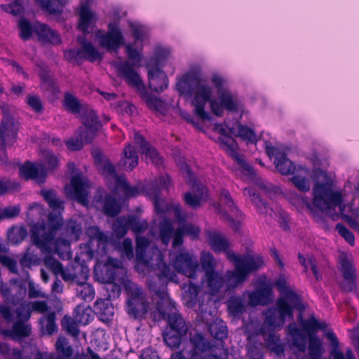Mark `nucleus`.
<instances>
[{"label":"nucleus","mask_w":359,"mask_h":359,"mask_svg":"<svg viewBox=\"0 0 359 359\" xmlns=\"http://www.w3.org/2000/svg\"><path fill=\"white\" fill-rule=\"evenodd\" d=\"M208 243L212 250L216 252H224L228 259L234 265V271H228L226 278L232 281L235 286L245 282L248 276L257 271L264 265L262 257L246 255L241 257L229 250V241L218 232L207 231Z\"/></svg>","instance_id":"obj_1"},{"label":"nucleus","mask_w":359,"mask_h":359,"mask_svg":"<svg viewBox=\"0 0 359 359\" xmlns=\"http://www.w3.org/2000/svg\"><path fill=\"white\" fill-rule=\"evenodd\" d=\"M155 294L162 302H166L168 304V309L170 313H167L161 306L160 302H157L156 309L163 319H166L169 326L167 331L163 334V338L165 344L170 349H177L180 347L182 341L187 338L189 330L188 325L182 317L177 312L175 303L168 298V294L166 288L155 290Z\"/></svg>","instance_id":"obj_2"},{"label":"nucleus","mask_w":359,"mask_h":359,"mask_svg":"<svg viewBox=\"0 0 359 359\" xmlns=\"http://www.w3.org/2000/svg\"><path fill=\"white\" fill-rule=\"evenodd\" d=\"M51 212L48 215L47 224L36 223L31 229L32 243L43 252H50L51 245L54 243V237L59 230L62 229L64 221L61 212Z\"/></svg>","instance_id":"obj_3"},{"label":"nucleus","mask_w":359,"mask_h":359,"mask_svg":"<svg viewBox=\"0 0 359 359\" xmlns=\"http://www.w3.org/2000/svg\"><path fill=\"white\" fill-rule=\"evenodd\" d=\"M2 119L0 123V162L8 161L6 147L12 146L17 140L20 123L15 117V108L7 103L0 104Z\"/></svg>","instance_id":"obj_4"},{"label":"nucleus","mask_w":359,"mask_h":359,"mask_svg":"<svg viewBox=\"0 0 359 359\" xmlns=\"http://www.w3.org/2000/svg\"><path fill=\"white\" fill-rule=\"evenodd\" d=\"M294 302H289L285 297L278 298L276 303L275 307L268 309L265 313V320L260 328V333L266 334L265 325L272 327H282L287 318H293V310L297 309L300 313L305 310L303 305L302 309L295 306Z\"/></svg>","instance_id":"obj_5"},{"label":"nucleus","mask_w":359,"mask_h":359,"mask_svg":"<svg viewBox=\"0 0 359 359\" xmlns=\"http://www.w3.org/2000/svg\"><path fill=\"white\" fill-rule=\"evenodd\" d=\"M313 205L320 210L324 212L334 210L336 207L341 208L343 203L340 191H334L332 183L316 182L313 189ZM342 211V209L340 208Z\"/></svg>","instance_id":"obj_6"},{"label":"nucleus","mask_w":359,"mask_h":359,"mask_svg":"<svg viewBox=\"0 0 359 359\" xmlns=\"http://www.w3.org/2000/svg\"><path fill=\"white\" fill-rule=\"evenodd\" d=\"M128 294L127 312L130 317L142 319L147 313L149 302L143 289L137 284L129 281L125 285Z\"/></svg>","instance_id":"obj_7"},{"label":"nucleus","mask_w":359,"mask_h":359,"mask_svg":"<svg viewBox=\"0 0 359 359\" xmlns=\"http://www.w3.org/2000/svg\"><path fill=\"white\" fill-rule=\"evenodd\" d=\"M211 81L217 90L219 101L227 111L237 113L243 104L236 93H232L226 86V80L222 76L215 74Z\"/></svg>","instance_id":"obj_8"},{"label":"nucleus","mask_w":359,"mask_h":359,"mask_svg":"<svg viewBox=\"0 0 359 359\" xmlns=\"http://www.w3.org/2000/svg\"><path fill=\"white\" fill-rule=\"evenodd\" d=\"M206 324L208 331L213 339L219 341V346L211 350V353L208 354L206 359H226L229 352L224 346V341L228 337V328L225 323L221 319L217 318L212 323Z\"/></svg>","instance_id":"obj_9"},{"label":"nucleus","mask_w":359,"mask_h":359,"mask_svg":"<svg viewBox=\"0 0 359 359\" xmlns=\"http://www.w3.org/2000/svg\"><path fill=\"white\" fill-rule=\"evenodd\" d=\"M337 269L343 277V281L340 285L341 290L345 292H356V269L351 256L347 252H342L339 254Z\"/></svg>","instance_id":"obj_10"},{"label":"nucleus","mask_w":359,"mask_h":359,"mask_svg":"<svg viewBox=\"0 0 359 359\" xmlns=\"http://www.w3.org/2000/svg\"><path fill=\"white\" fill-rule=\"evenodd\" d=\"M218 133L222 135L218 139L222 148L230 156L239 167L248 175L253 174L252 168L245 161L242 154L238 152V144L234 138L228 135L225 128L220 125L216 128Z\"/></svg>","instance_id":"obj_11"},{"label":"nucleus","mask_w":359,"mask_h":359,"mask_svg":"<svg viewBox=\"0 0 359 359\" xmlns=\"http://www.w3.org/2000/svg\"><path fill=\"white\" fill-rule=\"evenodd\" d=\"M100 45L108 51L116 52L125 44L123 33L116 22H109L105 33L97 35Z\"/></svg>","instance_id":"obj_12"},{"label":"nucleus","mask_w":359,"mask_h":359,"mask_svg":"<svg viewBox=\"0 0 359 359\" xmlns=\"http://www.w3.org/2000/svg\"><path fill=\"white\" fill-rule=\"evenodd\" d=\"M184 292L183 294V299L185 305L189 308L194 307L197 303H198V311L199 315L203 322L206 323L208 320L205 321V315L208 313L210 316L211 313V306L209 304H212V300L210 299L207 304H204L202 301L198 299V294L201 291V288L198 285L190 282L187 286L184 285Z\"/></svg>","instance_id":"obj_13"},{"label":"nucleus","mask_w":359,"mask_h":359,"mask_svg":"<svg viewBox=\"0 0 359 359\" xmlns=\"http://www.w3.org/2000/svg\"><path fill=\"white\" fill-rule=\"evenodd\" d=\"M88 183L87 179H83L81 175L77 174L72 177L70 185L65 187L68 196L78 203L86 205L88 203Z\"/></svg>","instance_id":"obj_14"},{"label":"nucleus","mask_w":359,"mask_h":359,"mask_svg":"<svg viewBox=\"0 0 359 359\" xmlns=\"http://www.w3.org/2000/svg\"><path fill=\"white\" fill-rule=\"evenodd\" d=\"M55 353H50L49 355H43L41 353H38L34 359H85L86 355L80 354L79 353H74V350L72 346L69 344L67 339L64 337L57 338L55 344Z\"/></svg>","instance_id":"obj_15"},{"label":"nucleus","mask_w":359,"mask_h":359,"mask_svg":"<svg viewBox=\"0 0 359 359\" xmlns=\"http://www.w3.org/2000/svg\"><path fill=\"white\" fill-rule=\"evenodd\" d=\"M172 266L178 273L194 278L196 275L198 263L188 252H180L172 259Z\"/></svg>","instance_id":"obj_16"},{"label":"nucleus","mask_w":359,"mask_h":359,"mask_svg":"<svg viewBox=\"0 0 359 359\" xmlns=\"http://www.w3.org/2000/svg\"><path fill=\"white\" fill-rule=\"evenodd\" d=\"M134 142L140 147V153L144 155L146 160H150L156 167H161L163 164V158L146 138L140 133L134 134Z\"/></svg>","instance_id":"obj_17"},{"label":"nucleus","mask_w":359,"mask_h":359,"mask_svg":"<svg viewBox=\"0 0 359 359\" xmlns=\"http://www.w3.org/2000/svg\"><path fill=\"white\" fill-rule=\"evenodd\" d=\"M20 175L26 180H32L39 184L46 181L47 170L43 163L37 165L27 161L19 169Z\"/></svg>","instance_id":"obj_18"},{"label":"nucleus","mask_w":359,"mask_h":359,"mask_svg":"<svg viewBox=\"0 0 359 359\" xmlns=\"http://www.w3.org/2000/svg\"><path fill=\"white\" fill-rule=\"evenodd\" d=\"M148 80L149 88L156 93L163 92L169 83L168 76L163 69H148Z\"/></svg>","instance_id":"obj_19"},{"label":"nucleus","mask_w":359,"mask_h":359,"mask_svg":"<svg viewBox=\"0 0 359 359\" xmlns=\"http://www.w3.org/2000/svg\"><path fill=\"white\" fill-rule=\"evenodd\" d=\"M201 83L197 75L187 73L177 81L176 87L180 94L191 96Z\"/></svg>","instance_id":"obj_20"},{"label":"nucleus","mask_w":359,"mask_h":359,"mask_svg":"<svg viewBox=\"0 0 359 359\" xmlns=\"http://www.w3.org/2000/svg\"><path fill=\"white\" fill-rule=\"evenodd\" d=\"M93 1V0H81L79 4L78 28L84 34L88 32L90 25L95 16L90 8Z\"/></svg>","instance_id":"obj_21"},{"label":"nucleus","mask_w":359,"mask_h":359,"mask_svg":"<svg viewBox=\"0 0 359 359\" xmlns=\"http://www.w3.org/2000/svg\"><path fill=\"white\" fill-rule=\"evenodd\" d=\"M273 291L270 285L264 284L248 295L249 304L252 306H266L271 302Z\"/></svg>","instance_id":"obj_22"},{"label":"nucleus","mask_w":359,"mask_h":359,"mask_svg":"<svg viewBox=\"0 0 359 359\" xmlns=\"http://www.w3.org/2000/svg\"><path fill=\"white\" fill-rule=\"evenodd\" d=\"M117 74L122 76L128 86L135 88L139 95L147 89L135 69H117Z\"/></svg>","instance_id":"obj_23"},{"label":"nucleus","mask_w":359,"mask_h":359,"mask_svg":"<svg viewBox=\"0 0 359 359\" xmlns=\"http://www.w3.org/2000/svg\"><path fill=\"white\" fill-rule=\"evenodd\" d=\"M266 334H263L264 337V341L266 346L270 349L271 351L276 353L277 355H280L284 353L285 347L283 344L280 343V339L275 333V329L277 327H272L270 325H265ZM262 335V334L261 333Z\"/></svg>","instance_id":"obj_24"},{"label":"nucleus","mask_w":359,"mask_h":359,"mask_svg":"<svg viewBox=\"0 0 359 359\" xmlns=\"http://www.w3.org/2000/svg\"><path fill=\"white\" fill-rule=\"evenodd\" d=\"M34 33L41 41L52 44H59L61 39L58 33L51 29L47 25L36 24L34 25Z\"/></svg>","instance_id":"obj_25"},{"label":"nucleus","mask_w":359,"mask_h":359,"mask_svg":"<svg viewBox=\"0 0 359 359\" xmlns=\"http://www.w3.org/2000/svg\"><path fill=\"white\" fill-rule=\"evenodd\" d=\"M94 313L102 321H108L114 314V308L109 299H98L94 303Z\"/></svg>","instance_id":"obj_26"},{"label":"nucleus","mask_w":359,"mask_h":359,"mask_svg":"<svg viewBox=\"0 0 359 359\" xmlns=\"http://www.w3.org/2000/svg\"><path fill=\"white\" fill-rule=\"evenodd\" d=\"M275 285L278 292L284 295L289 302H294L295 306L302 309L303 304L299 295L294 291L290 290L287 285V280L284 276H280L275 282Z\"/></svg>","instance_id":"obj_27"},{"label":"nucleus","mask_w":359,"mask_h":359,"mask_svg":"<svg viewBox=\"0 0 359 359\" xmlns=\"http://www.w3.org/2000/svg\"><path fill=\"white\" fill-rule=\"evenodd\" d=\"M156 275L162 284L167 285L169 282L177 283V276L171 269V266L166 264L162 256L157 264Z\"/></svg>","instance_id":"obj_28"},{"label":"nucleus","mask_w":359,"mask_h":359,"mask_svg":"<svg viewBox=\"0 0 359 359\" xmlns=\"http://www.w3.org/2000/svg\"><path fill=\"white\" fill-rule=\"evenodd\" d=\"M244 192L250 198L251 202L259 214L266 215L269 210H272L268 201L263 199L255 188L246 187Z\"/></svg>","instance_id":"obj_29"},{"label":"nucleus","mask_w":359,"mask_h":359,"mask_svg":"<svg viewBox=\"0 0 359 359\" xmlns=\"http://www.w3.org/2000/svg\"><path fill=\"white\" fill-rule=\"evenodd\" d=\"M276 168L277 170L283 175H288L294 174L296 171V166L292 161H291L285 153L278 151L275 155Z\"/></svg>","instance_id":"obj_30"},{"label":"nucleus","mask_w":359,"mask_h":359,"mask_svg":"<svg viewBox=\"0 0 359 359\" xmlns=\"http://www.w3.org/2000/svg\"><path fill=\"white\" fill-rule=\"evenodd\" d=\"M61 233L70 241H78L82 233L81 224L76 219H68L64 222Z\"/></svg>","instance_id":"obj_31"},{"label":"nucleus","mask_w":359,"mask_h":359,"mask_svg":"<svg viewBox=\"0 0 359 359\" xmlns=\"http://www.w3.org/2000/svg\"><path fill=\"white\" fill-rule=\"evenodd\" d=\"M121 161L126 165L127 171H132L139 163V156L136 148L131 144H127L123 150Z\"/></svg>","instance_id":"obj_32"},{"label":"nucleus","mask_w":359,"mask_h":359,"mask_svg":"<svg viewBox=\"0 0 359 359\" xmlns=\"http://www.w3.org/2000/svg\"><path fill=\"white\" fill-rule=\"evenodd\" d=\"M170 53V48L161 46L156 47L154 55L149 58L146 67H160L164 65L169 59Z\"/></svg>","instance_id":"obj_33"},{"label":"nucleus","mask_w":359,"mask_h":359,"mask_svg":"<svg viewBox=\"0 0 359 359\" xmlns=\"http://www.w3.org/2000/svg\"><path fill=\"white\" fill-rule=\"evenodd\" d=\"M81 122L84 127L100 130L102 123L95 110L85 108L81 114Z\"/></svg>","instance_id":"obj_34"},{"label":"nucleus","mask_w":359,"mask_h":359,"mask_svg":"<svg viewBox=\"0 0 359 359\" xmlns=\"http://www.w3.org/2000/svg\"><path fill=\"white\" fill-rule=\"evenodd\" d=\"M41 8L50 15H60L69 0H37Z\"/></svg>","instance_id":"obj_35"},{"label":"nucleus","mask_w":359,"mask_h":359,"mask_svg":"<svg viewBox=\"0 0 359 359\" xmlns=\"http://www.w3.org/2000/svg\"><path fill=\"white\" fill-rule=\"evenodd\" d=\"M93 313L90 306L79 304L74 309L73 316L79 325H86L94 319Z\"/></svg>","instance_id":"obj_36"},{"label":"nucleus","mask_w":359,"mask_h":359,"mask_svg":"<svg viewBox=\"0 0 359 359\" xmlns=\"http://www.w3.org/2000/svg\"><path fill=\"white\" fill-rule=\"evenodd\" d=\"M102 210L106 216L115 217L121 212V205L113 195L108 194L104 196Z\"/></svg>","instance_id":"obj_37"},{"label":"nucleus","mask_w":359,"mask_h":359,"mask_svg":"<svg viewBox=\"0 0 359 359\" xmlns=\"http://www.w3.org/2000/svg\"><path fill=\"white\" fill-rule=\"evenodd\" d=\"M299 170H300V172L304 174V175L302 176L299 174L294 175L291 177L290 180L299 191L302 192H307L310 190L311 186L310 181L308 178H306V175H309V169L302 166L299 167L297 171L299 172Z\"/></svg>","instance_id":"obj_38"},{"label":"nucleus","mask_w":359,"mask_h":359,"mask_svg":"<svg viewBox=\"0 0 359 359\" xmlns=\"http://www.w3.org/2000/svg\"><path fill=\"white\" fill-rule=\"evenodd\" d=\"M39 75L42 85L48 91L53 95H57L60 93L59 86L55 79L50 75L49 69H40Z\"/></svg>","instance_id":"obj_39"},{"label":"nucleus","mask_w":359,"mask_h":359,"mask_svg":"<svg viewBox=\"0 0 359 359\" xmlns=\"http://www.w3.org/2000/svg\"><path fill=\"white\" fill-rule=\"evenodd\" d=\"M238 133L236 134L233 132V128L230 129V132L235 135L236 137H241L247 143L257 144L258 142L257 135L255 130L246 125H243L240 123L237 126Z\"/></svg>","instance_id":"obj_40"},{"label":"nucleus","mask_w":359,"mask_h":359,"mask_svg":"<svg viewBox=\"0 0 359 359\" xmlns=\"http://www.w3.org/2000/svg\"><path fill=\"white\" fill-rule=\"evenodd\" d=\"M27 236V230L24 226H13L7 232L8 240L13 245H19Z\"/></svg>","instance_id":"obj_41"},{"label":"nucleus","mask_w":359,"mask_h":359,"mask_svg":"<svg viewBox=\"0 0 359 359\" xmlns=\"http://www.w3.org/2000/svg\"><path fill=\"white\" fill-rule=\"evenodd\" d=\"M41 195L53 211L64 210V203L62 201L57 198L56 193L54 190L42 189Z\"/></svg>","instance_id":"obj_42"},{"label":"nucleus","mask_w":359,"mask_h":359,"mask_svg":"<svg viewBox=\"0 0 359 359\" xmlns=\"http://www.w3.org/2000/svg\"><path fill=\"white\" fill-rule=\"evenodd\" d=\"M32 333V327L26 322L16 320L10 330V334L13 338L22 339L29 337Z\"/></svg>","instance_id":"obj_43"},{"label":"nucleus","mask_w":359,"mask_h":359,"mask_svg":"<svg viewBox=\"0 0 359 359\" xmlns=\"http://www.w3.org/2000/svg\"><path fill=\"white\" fill-rule=\"evenodd\" d=\"M290 334L292 338V345L300 352H304L306 347V334L296 327H290Z\"/></svg>","instance_id":"obj_44"},{"label":"nucleus","mask_w":359,"mask_h":359,"mask_svg":"<svg viewBox=\"0 0 359 359\" xmlns=\"http://www.w3.org/2000/svg\"><path fill=\"white\" fill-rule=\"evenodd\" d=\"M127 222L128 229L130 228L136 234L144 233L149 226L146 219H141L138 216L135 215H128Z\"/></svg>","instance_id":"obj_45"},{"label":"nucleus","mask_w":359,"mask_h":359,"mask_svg":"<svg viewBox=\"0 0 359 359\" xmlns=\"http://www.w3.org/2000/svg\"><path fill=\"white\" fill-rule=\"evenodd\" d=\"M78 322L74 317L69 315H65L61 320V327L67 334L74 337H77L79 334V329L78 327Z\"/></svg>","instance_id":"obj_46"},{"label":"nucleus","mask_w":359,"mask_h":359,"mask_svg":"<svg viewBox=\"0 0 359 359\" xmlns=\"http://www.w3.org/2000/svg\"><path fill=\"white\" fill-rule=\"evenodd\" d=\"M39 323L42 327L45 325V330L47 334L52 335L57 332L56 313L54 311H50L46 316L41 317Z\"/></svg>","instance_id":"obj_47"},{"label":"nucleus","mask_w":359,"mask_h":359,"mask_svg":"<svg viewBox=\"0 0 359 359\" xmlns=\"http://www.w3.org/2000/svg\"><path fill=\"white\" fill-rule=\"evenodd\" d=\"M64 105L72 114L81 113L86 108L80 103L76 96L68 92L64 95Z\"/></svg>","instance_id":"obj_48"},{"label":"nucleus","mask_w":359,"mask_h":359,"mask_svg":"<svg viewBox=\"0 0 359 359\" xmlns=\"http://www.w3.org/2000/svg\"><path fill=\"white\" fill-rule=\"evenodd\" d=\"M227 308L229 313L234 317H238L245 311L244 302L240 297H231L227 302Z\"/></svg>","instance_id":"obj_49"},{"label":"nucleus","mask_w":359,"mask_h":359,"mask_svg":"<svg viewBox=\"0 0 359 359\" xmlns=\"http://www.w3.org/2000/svg\"><path fill=\"white\" fill-rule=\"evenodd\" d=\"M76 294L83 300L90 302L95 297V290L92 285L83 282H78Z\"/></svg>","instance_id":"obj_50"},{"label":"nucleus","mask_w":359,"mask_h":359,"mask_svg":"<svg viewBox=\"0 0 359 359\" xmlns=\"http://www.w3.org/2000/svg\"><path fill=\"white\" fill-rule=\"evenodd\" d=\"M79 42L81 44V48H71L65 52V58L73 65H80L86 60L82 40Z\"/></svg>","instance_id":"obj_51"},{"label":"nucleus","mask_w":359,"mask_h":359,"mask_svg":"<svg viewBox=\"0 0 359 359\" xmlns=\"http://www.w3.org/2000/svg\"><path fill=\"white\" fill-rule=\"evenodd\" d=\"M117 184L122 189L126 198H135L142 194V189L139 186H131L126 179L118 178Z\"/></svg>","instance_id":"obj_52"},{"label":"nucleus","mask_w":359,"mask_h":359,"mask_svg":"<svg viewBox=\"0 0 359 359\" xmlns=\"http://www.w3.org/2000/svg\"><path fill=\"white\" fill-rule=\"evenodd\" d=\"M205 278L207 280L208 287L212 295L217 294L224 285V279L223 276L216 271L205 276Z\"/></svg>","instance_id":"obj_53"},{"label":"nucleus","mask_w":359,"mask_h":359,"mask_svg":"<svg viewBox=\"0 0 359 359\" xmlns=\"http://www.w3.org/2000/svg\"><path fill=\"white\" fill-rule=\"evenodd\" d=\"M309 355L311 359H320L322 355V341L316 335L309 337Z\"/></svg>","instance_id":"obj_54"},{"label":"nucleus","mask_w":359,"mask_h":359,"mask_svg":"<svg viewBox=\"0 0 359 359\" xmlns=\"http://www.w3.org/2000/svg\"><path fill=\"white\" fill-rule=\"evenodd\" d=\"M193 347L190 353H205L209 349L210 344L207 341L203 334L200 333L196 334L191 339Z\"/></svg>","instance_id":"obj_55"},{"label":"nucleus","mask_w":359,"mask_h":359,"mask_svg":"<svg viewBox=\"0 0 359 359\" xmlns=\"http://www.w3.org/2000/svg\"><path fill=\"white\" fill-rule=\"evenodd\" d=\"M86 60L91 62L100 61L102 59V54L90 41L82 40Z\"/></svg>","instance_id":"obj_56"},{"label":"nucleus","mask_w":359,"mask_h":359,"mask_svg":"<svg viewBox=\"0 0 359 359\" xmlns=\"http://www.w3.org/2000/svg\"><path fill=\"white\" fill-rule=\"evenodd\" d=\"M140 97L151 109L161 111L164 109V102L160 98L149 95L147 89L140 95Z\"/></svg>","instance_id":"obj_57"},{"label":"nucleus","mask_w":359,"mask_h":359,"mask_svg":"<svg viewBox=\"0 0 359 359\" xmlns=\"http://www.w3.org/2000/svg\"><path fill=\"white\" fill-rule=\"evenodd\" d=\"M18 29L20 30V37L24 41L29 39L34 33V26L25 17L20 18Z\"/></svg>","instance_id":"obj_58"},{"label":"nucleus","mask_w":359,"mask_h":359,"mask_svg":"<svg viewBox=\"0 0 359 359\" xmlns=\"http://www.w3.org/2000/svg\"><path fill=\"white\" fill-rule=\"evenodd\" d=\"M126 54L130 62H126L125 65L121 67H135L136 65L141 62V53L132 46H126Z\"/></svg>","instance_id":"obj_59"},{"label":"nucleus","mask_w":359,"mask_h":359,"mask_svg":"<svg viewBox=\"0 0 359 359\" xmlns=\"http://www.w3.org/2000/svg\"><path fill=\"white\" fill-rule=\"evenodd\" d=\"M201 264L203 270L205 273V276L215 272V260L210 252L203 253L201 258Z\"/></svg>","instance_id":"obj_60"},{"label":"nucleus","mask_w":359,"mask_h":359,"mask_svg":"<svg viewBox=\"0 0 359 359\" xmlns=\"http://www.w3.org/2000/svg\"><path fill=\"white\" fill-rule=\"evenodd\" d=\"M302 325L304 330L310 335H316V332L318 330H322L323 326L318 322V320L313 316H311L307 320H302Z\"/></svg>","instance_id":"obj_61"},{"label":"nucleus","mask_w":359,"mask_h":359,"mask_svg":"<svg viewBox=\"0 0 359 359\" xmlns=\"http://www.w3.org/2000/svg\"><path fill=\"white\" fill-rule=\"evenodd\" d=\"M128 230L127 218L124 217L118 218L113 224L114 233L118 238L124 237L127 234Z\"/></svg>","instance_id":"obj_62"},{"label":"nucleus","mask_w":359,"mask_h":359,"mask_svg":"<svg viewBox=\"0 0 359 359\" xmlns=\"http://www.w3.org/2000/svg\"><path fill=\"white\" fill-rule=\"evenodd\" d=\"M19 306L16 308L15 313L16 314L17 320L22 322H27L32 316L31 310L28 302H22L18 304Z\"/></svg>","instance_id":"obj_63"},{"label":"nucleus","mask_w":359,"mask_h":359,"mask_svg":"<svg viewBox=\"0 0 359 359\" xmlns=\"http://www.w3.org/2000/svg\"><path fill=\"white\" fill-rule=\"evenodd\" d=\"M211 93L210 88L207 85L201 83L196 92L194 93L195 96L193 100L207 102L210 100Z\"/></svg>","instance_id":"obj_64"}]
</instances>
